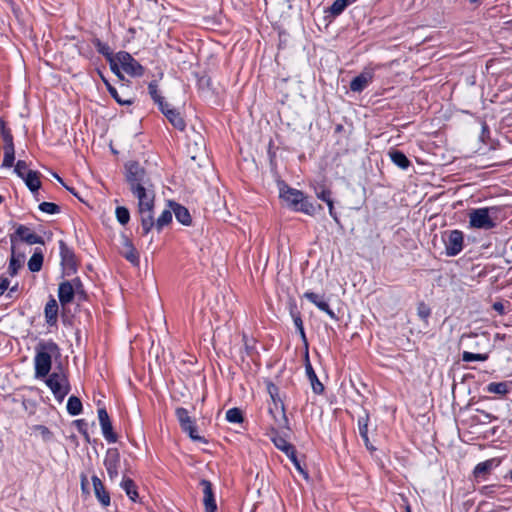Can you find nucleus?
<instances>
[{"instance_id":"1","label":"nucleus","mask_w":512,"mask_h":512,"mask_svg":"<svg viewBox=\"0 0 512 512\" xmlns=\"http://www.w3.org/2000/svg\"><path fill=\"white\" fill-rule=\"evenodd\" d=\"M125 178L130 191L137 200L155 198V185L150 174L137 161L125 165Z\"/></svg>"},{"instance_id":"2","label":"nucleus","mask_w":512,"mask_h":512,"mask_svg":"<svg viewBox=\"0 0 512 512\" xmlns=\"http://www.w3.org/2000/svg\"><path fill=\"white\" fill-rule=\"evenodd\" d=\"M35 352V377L44 378L50 373L52 358L60 356V348L53 340L40 341L35 346Z\"/></svg>"},{"instance_id":"3","label":"nucleus","mask_w":512,"mask_h":512,"mask_svg":"<svg viewBox=\"0 0 512 512\" xmlns=\"http://www.w3.org/2000/svg\"><path fill=\"white\" fill-rule=\"evenodd\" d=\"M280 197L295 212H302L309 216H313L316 212L314 204L301 190L285 186V189H280Z\"/></svg>"},{"instance_id":"4","label":"nucleus","mask_w":512,"mask_h":512,"mask_svg":"<svg viewBox=\"0 0 512 512\" xmlns=\"http://www.w3.org/2000/svg\"><path fill=\"white\" fill-rule=\"evenodd\" d=\"M497 212L496 207L473 209L469 214V224L476 229L490 230L496 227L492 215Z\"/></svg>"},{"instance_id":"5","label":"nucleus","mask_w":512,"mask_h":512,"mask_svg":"<svg viewBox=\"0 0 512 512\" xmlns=\"http://www.w3.org/2000/svg\"><path fill=\"white\" fill-rule=\"evenodd\" d=\"M0 134L3 140L4 152L2 166L5 168H11L15 162V146L12 132L10 128L7 127L3 118H0Z\"/></svg>"},{"instance_id":"6","label":"nucleus","mask_w":512,"mask_h":512,"mask_svg":"<svg viewBox=\"0 0 512 512\" xmlns=\"http://www.w3.org/2000/svg\"><path fill=\"white\" fill-rule=\"evenodd\" d=\"M154 206L155 198H148V200H138V213L140 216L143 236H146L154 228Z\"/></svg>"},{"instance_id":"7","label":"nucleus","mask_w":512,"mask_h":512,"mask_svg":"<svg viewBox=\"0 0 512 512\" xmlns=\"http://www.w3.org/2000/svg\"><path fill=\"white\" fill-rule=\"evenodd\" d=\"M442 240L447 256H457L463 250L464 234L458 229L444 231L442 233Z\"/></svg>"},{"instance_id":"8","label":"nucleus","mask_w":512,"mask_h":512,"mask_svg":"<svg viewBox=\"0 0 512 512\" xmlns=\"http://www.w3.org/2000/svg\"><path fill=\"white\" fill-rule=\"evenodd\" d=\"M176 418L180 424L182 431L188 433L193 441L206 443L207 440L197 433V425L195 419L189 416L188 410L183 407H178L175 411Z\"/></svg>"},{"instance_id":"9","label":"nucleus","mask_w":512,"mask_h":512,"mask_svg":"<svg viewBox=\"0 0 512 512\" xmlns=\"http://www.w3.org/2000/svg\"><path fill=\"white\" fill-rule=\"evenodd\" d=\"M46 377V385L50 388L54 397L59 402L63 401L70 391V385L66 376L53 372L52 374H48Z\"/></svg>"},{"instance_id":"10","label":"nucleus","mask_w":512,"mask_h":512,"mask_svg":"<svg viewBox=\"0 0 512 512\" xmlns=\"http://www.w3.org/2000/svg\"><path fill=\"white\" fill-rule=\"evenodd\" d=\"M59 253L63 275L71 276L75 274L78 269L76 255L64 240L59 241Z\"/></svg>"},{"instance_id":"11","label":"nucleus","mask_w":512,"mask_h":512,"mask_svg":"<svg viewBox=\"0 0 512 512\" xmlns=\"http://www.w3.org/2000/svg\"><path fill=\"white\" fill-rule=\"evenodd\" d=\"M9 237H10L11 246H13V247L14 246L16 247L17 242H23L28 245H34V244L44 245L45 244L43 237L37 235L36 233L31 231L30 228H28L27 226H25L23 224L17 225L14 233L10 234Z\"/></svg>"},{"instance_id":"12","label":"nucleus","mask_w":512,"mask_h":512,"mask_svg":"<svg viewBox=\"0 0 512 512\" xmlns=\"http://www.w3.org/2000/svg\"><path fill=\"white\" fill-rule=\"evenodd\" d=\"M116 59L121 68L132 77H141L144 75L145 68L126 51H120L116 54Z\"/></svg>"},{"instance_id":"13","label":"nucleus","mask_w":512,"mask_h":512,"mask_svg":"<svg viewBox=\"0 0 512 512\" xmlns=\"http://www.w3.org/2000/svg\"><path fill=\"white\" fill-rule=\"evenodd\" d=\"M98 419L101 426L102 434L107 442L115 443L118 440L117 434L113 431L112 423L106 408L98 409Z\"/></svg>"},{"instance_id":"14","label":"nucleus","mask_w":512,"mask_h":512,"mask_svg":"<svg viewBox=\"0 0 512 512\" xmlns=\"http://www.w3.org/2000/svg\"><path fill=\"white\" fill-rule=\"evenodd\" d=\"M268 412L274 420L275 425L278 428H283L290 431L289 420L286 415L284 403L270 404L268 406Z\"/></svg>"},{"instance_id":"15","label":"nucleus","mask_w":512,"mask_h":512,"mask_svg":"<svg viewBox=\"0 0 512 512\" xmlns=\"http://www.w3.org/2000/svg\"><path fill=\"white\" fill-rule=\"evenodd\" d=\"M199 485L202 487L203 491V504L205 507V512H217V504L212 483L207 479H202L199 482Z\"/></svg>"},{"instance_id":"16","label":"nucleus","mask_w":512,"mask_h":512,"mask_svg":"<svg viewBox=\"0 0 512 512\" xmlns=\"http://www.w3.org/2000/svg\"><path fill=\"white\" fill-rule=\"evenodd\" d=\"M309 302L314 304L319 310L325 312L331 319L337 320L335 312L330 308L328 302L324 299V295L307 291L303 295Z\"/></svg>"},{"instance_id":"17","label":"nucleus","mask_w":512,"mask_h":512,"mask_svg":"<svg viewBox=\"0 0 512 512\" xmlns=\"http://www.w3.org/2000/svg\"><path fill=\"white\" fill-rule=\"evenodd\" d=\"M121 238H122L121 255L127 261H129L132 265L138 266L140 263V257H139V253L136 250L133 242L125 234H123L121 236Z\"/></svg>"},{"instance_id":"18","label":"nucleus","mask_w":512,"mask_h":512,"mask_svg":"<svg viewBox=\"0 0 512 512\" xmlns=\"http://www.w3.org/2000/svg\"><path fill=\"white\" fill-rule=\"evenodd\" d=\"M374 78L372 70H364L359 75L354 77L350 82V90L353 92H362Z\"/></svg>"},{"instance_id":"19","label":"nucleus","mask_w":512,"mask_h":512,"mask_svg":"<svg viewBox=\"0 0 512 512\" xmlns=\"http://www.w3.org/2000/svg\"><path fill=\"white\" fill-rule=\"evenodd\" d=\"M305 372L310 381L313 392L319 395L322 394L324 392V385L318 379L317 374L310 363L308 352L305 354Z\"/></svg>"},{"instance_id":"20","label":"nucleus","mask_w":512,"mask_h":512,"mask_svg":"<svg viewBox=\"0 0 512 512\" xmlns=\"http://www.w3.org/2000/svg\"><path fill=\"white\" fill-rule=\"evenodd\" d=\"M92 483H93L95 496H96L97 500L99 501V503L103 507L109 506L110 501H111L110 493L106 490V488H105L104 484L102 483V481L100 480V478L96 475H93Z\"/></svg>"},{"instance_id":"21","label":"nucleus","mask_w":512,"mask_h":512,"mask_svg":"<svg viewBox=\"0 0 512 512\" xmlns=\"http://www.w3.org/2000/svg\"><path fill=\"white\" fill-rule=\"evenodd\" d=\"M75 297L72 281H63L58 287V298L62 306L70 304Z\"/></svg>"},{"instance_id":"22","label":"nucleus","mask_w":512,"mask_h":512,"mask_svg":"<svg viewBox=\"0 0 512 512\" xmlns=\"http://www.w3.org/2000/svg\"><path fill=\"white\" fill-rule=\"evenodd\" d=\"M58 303L53 296H50L44 308L45 321L49 326H56L58 321Z\"/></svg>"},{"instance_id":"23","label":"nucleus","mask_w":512,"mask_h":512,"mask_svg":"<svg viewBox=\"0 0 512 512\" xmlns=\"http://www.w3.org/2000/svg\"><path fill=\"white\" fill-rule=\"evenodd\" d=\"M169 206L171 207V209L175 215V218L179 223H181L182 225H185V226L191 225L192 218H191L189 210L185 206H183L179 203H176L174 201H170Z\"/></svg>"},{"instance_id":"24","label":"nucleus","mask_w":512,"mask_h":512,"mask_svg":"<svg viewBox=\"0 0 512 512\" xmlns=\"http://www.w3.org/2000/svg\"><path fill=\"white\" fill-rule=\"evenodd\" d=\"M268 435L270 437V440L276 446V448H278L285 454L293 453V449L295 448L294 445L287 442V440L279 434L278 430L275 427L270 428V433Z\"/></svg>"},{"instance_id":"25","label":"nucleus","mask_w":512,"mask_h":512,"mask_svg":"<svg viewBox=\"0 0 512 512\" xmlns=\"http://www.w3.org/2000/svg\"><path fill=\"white\" fill-rule=\"evenodd\" d=\"M512 390V381L490 382L484 388V391L490 394L505 396Z\"/></svg>"},{"instance_id":"26","label":"nucleus","mask_w":512,"mask_h":512,"mask_svg":"<svg viewBox=\"0 0 512 512\" xmlns=\"http://www.w3.org/2000/svg\"><path fill=\"white\" fill-rule=\"evenodd\" d=\"M500 464V460L497 458H491L485 460L483 462L478 463L474 470L473 474L475 478L484 477L491 472V470L497 467Z\"/></svg>"},{"instance_id":"27","label":"nucleus","mask_w":512,"mask_h":512,"mask_svg":"<svg viewBox=\"0 0 512 512\" xmlns=\"http://www.w3.org/2000/svg\"><path fill=\"white\" fill-rule=\"evenodd\" d=\"M388 156L392 163L402 170H407L410 166H412V163L407 158V156L398 149H390Z\"/></svg>"},{"instance_id":"28","label":"nucleus","mask_w":512,"mask_h":512,"mask_svg":"<svg viewBox=\"0 0 512 512\" xmlns=\"http://www.w3.org/2000/svg\"><path fill=\"white\" fill-rule=\"evenodd\" d=\"M40 176H41L40 172L34 171V170H28L25 177L23 178V181L25 182L27 188L32 193H37L41 187Z\"/></svg>"},{"instance_id":"29","label":"nucleus","mask_w":512,"mask_h":512,"mask_svg":"<svg viewBox=\"0 0 512 512\" xmlns=\"http://www.w3.org/2000/svg\"><path fill=\"white\" fill-rule=\"evenodd\" d=\"M99 75L102 79V81L104 82L109 94L111 95V97L119 104V105H122V106H129V105H132L134 103V100L133 99H123L117 89L103 76V74L101 72H99Z\"/></svg>"},{"instance_id":"30","label":"nucleus","mask_w":512,"mask_h":512,"mask_svg":"<svg viewBox=\"0 0 512 512\" xmlns=\"http://www.w3.org/2000/svg\"><path fill=\"white\" fill-rule=\"evenodd\" d=\"M120 465V453L117 448H109L106 451L104 466L106 469L119 468Z\"/></svg>"},{"instance_id":"31","label":"nucleus","mask_w":512,"mask_h":512,"mask_svg":"<svg viewBox=\"0 0 512 512\" xmlns=\"http://www.w3.org/2000/svg\"><path fill=\"white\" fill-rule=\"evenodd\" d=\"M43 261V251L40 248H35L34 253L28 261V269L31 272H39L42 269Z\"/></svg>"},{"instance_id":"32","label":"nucleus","mask_w":512,"mask_h":512,"mask_svg":"<svg viewBox=\"0 0 512 512\" xmlns=\"http://www.w3.org/2000/svg\"><path fill=\"white\" fill-rule=\"evenodd\" d=\"M168 115L165 116L171 125L177 130L183 132L186 128V122L182 117L181 113L175 109L173 111H167Z\"/></svg>"},{"instance_id":"33","label":"nucleus","mask_w":512,"mask_h":512,"mask_svg":"<svg viewBox=\"0 0 512 512\" xmlns=\"http://www.w3.org/2000/svg\"><path fill=\"white\" fill-rule=\"evenodd\" d=\"M121 487L125 491L126 495L133 501L136 502L138 498L137 486L135 482L128 477H123Z\"/></svg>"},{"instance_id":"34","label":"nucleus","mask_w":512,"mask_h":512,"mask_svg":"<svg viewBox=\"0 0 512 512\" xmlns=\"http://www.w3.org/2000/svg\"><path fill=\"white\" fill-rule=\"evenodd\" d=\"M91 43L96 48L97 52L99 54H101L102 56H104L106 60H108L114 56L113 51L110 48V46L108 45V43L101 41L98 37L94 36L91 39Z\"/></svg>"},{"instance_id":"35","label":"nucleus","mask_w":512,"mask_h":512,"mask_svg":"<svg viewBox=\"0 0 512 512\" xmlns=\"http://www.w3.org/2000/svg\"><path fill=\"white\" fill-rule=\"evenodd\" d=\"M368 424H369V413L367 410H364V413L362 416L358 417L357 425H358V431L363 439L364 443L368 444Z\"/></svg>"},{"instance_id":"36","label":"nucleus","mask_w":512,"mask_h":512,"mask_svg":"<svg viewBox=\"0 0 512 512\" xmlns=\"http://www.w3.org/2000/svg\"><path fill=\"white\" fill-rule=\"evenodd\" d=\"M67 412L71 415V416H77L79 414L82 413V410H83V406H82V402L80 400V398H78L77 396H70L68 398V401H67Z\"/></svg>"},{"instance_id":"37","label":"nucleus","mask_w":512,"mask_h":512,"mask_svg":"<svg viewBox=\"0 0 512 512\" xmlns=\"http://www.w3.org/2000/svg\"><path fill=\"white\" fill-rule=\"evenodd\" d=\"M172 209H165L154 223V228L161 232L165 226L172 222Z\"/></svg>"},{"instance_id":"38","label":"nucleus","mask_w":512,"mask_h":512,"mask_svg":"<svg viewBox=\"0 0 512 512\" xmlns=\"http://www.w3.org/2000/svg\"><path fill=\"white\" fill-rule=\"evenodd\" d=\"M11 256L9 259V266H8V274L11 277H14L18 274L19 270L22 268V264L19 263V260H16V247L11 246Z\"/></svg>"},{"instance_id":"39","label":"nucleus","mask_w":512,"mask_h":512,"mask_svg":"<svg viewBox=\"0 0 512 512\" xmlns=\"http://www.w3.org/2000/svg\"><path fill=\"white\" fill-rule=\"evenodd\" d=\"M34 432H38L45 443L54 441V433L45 425L37 424L32 426Z\"/></svg>"},{"instance_id":"40","label":"nucleus","mask_w":512,"mask_h":512,"mask_svg":"<svg viewBox=\"0 0 512 512\" xmlns=\"http://www.w3.org/2000/svg\"><path fill=\"white\" fill-rule=\"evenodd\" d=\"M71 281L74 287L75 296H77L79 301H86L88 296L81 279L79 277H75Z\"/></svg>"},{"instance_id":"41","label":"nucleus","mask_w":512,"mask_h":512,"mask_svg":"<svg viewBox=\"0 0 512 512\" xmlns=\"http://www.w3.org/2000/svg\"><path fill=\"white\" fill-rule=\"evenodd\" d=\"M226 420L230 423H242L244 421L242 410L237 407L230 408L226 412Z\"/></svg>"},{"instance_id":"42","label":"nucleus","mask_w":512,"mask_h":512,"mask_svg":"<svg viewBox=\"0 0 512 512\" xmlns=\"http://www.w3.org/2000/svg\"><path fill=\"white\" fill-rule=\"evenodd\" d=\"M242 341L244 343V350L247 356L252 357L254 354H257L256 341L254 338H250L243 333Z\"/></svg>"},{"instance_id":"43","label":"nucleus","mask_w":512,"mask_h":512,"mask_svg":"<svg viewBox=\"0 0 512 512\" xmlns=\"http://www.w3.org/2000/svg\"><path fill=\"white\" fill-rule=\"evenodd\" d=\"M351 4L349 0H335L329 8V12L332 16H339L345 8Z\"/></svg>"},{"instance_id":"44","label":"nucleus","mask_w":512,"mask_h":512,"mask_svg":"<svg viewBox=\"0 0 512 512\" xmlns=\"http://www.w3.org/2000/svg\"><path fill=\"white\" fill-rule=\"evenodd\" d=\"M504 486L499 484H491L482 486L479 490L480 494L486 497H495Z\"/></svg>"},{"instance_id":"45","label":"nucleus","mask_w":512,"mask_h":512,"mask_svg":"<svg viewBox=\"0 0 512 512\" xmlns=\"http://www.w3.org/2000/svg\"><path fill=\"white\" fill-rule=\"evenodd\" d=\"M417 315L424 323L428 324V319L431 316V308L424 301H420L417 304Z\"/></svg>"},{"instance_id":"46","label":"nucleus","mask_w":512,"mask_h":512,"mask_svg":"<svg viewBox=\"0 0 512 512\" xmlns=\"http://www.w3.org/2000/svg\"><path fill=\"white\" fill-rule=\"evenodd\" d=\"M75 46L80 56L86 59L93 58L94 52L88 43H85L84 41H78V43Z\"/></svg>"},{"instance_id":"47","label":"nucleus","mask_w":512,"mask_h":512,"mask_svg":"<svg viewBox=\"0 0 512 512\" xmlns=\"http://www.w3.org/2000/svg\"><path fill=\"white\" fill-rule=\"evenodd\" d=\"M148 91L154 103L157 105H161V100L164 97L161 96V94L159 93L158 84L156 80H153L148 84Z\"/></svg>"},{"instance_id":"48","label":"nucleus","mask_w":512,"mask_h":512,"mask_svg":"<svg viewBox=\"0 0 512 512\" xmlns=\"http://www.w3.org/2000/svg\"><path fill=\"white\" fill-rule=\"evenodd\" d=\"M117 221L121 225H126L130 221V212L124 206H118L115 210Z\"/></svg>"},{"instance_id":"49","label":"nucleus","mask_w":512,"mask_h":512,"mask_svg":"<svg viewBox=\"0 0 512 512\" xmlns=\"http://www.w3.org/2000/svg\"><path fill=\"white\" fill-rule=\"evenodd\" d=\"M38 209L47 214H57L61 210L60 206L53 202H42L39 204Z\"/></svg>"},{"instance_id":"50","label":"nucleus","mask_w":512,"mask_h":512,"mask_svg":"<svg viewBox=\"0 0 512 512\" xmlns=\"http://www.w3.org/2000/svg\"><path fill=\"white\" fill-rule=\"evenodd\" d=\"M487 358H488L487 354L472 353V352H468V351H464L462 354V360L465 362L485 361V360H487Z\"/></svg>"},{"instance_id":"51","label":"nucleus","mask_w":512,"mask_h":512,"mask_svg":"<svg viewBox=\"0 0 512 512\" xmlns=\"http://www.w3.org/2000/svg\"><path fill=\"white\" fill-rule=\"evenodd\" d=\"M286 456L291 460V462L294 464L295 468L304 475L305 478H308L307 471L301 466L300 461L297 458V452L296 449H293V453H287Z\"/></svg>"},{"instance_id":"52","label":"nucleus","mask_w":512,"mask_h":512,"mask_svg":"<svg viewBox=\"0 0 512 512\" xmlns=\"http://www.w3.org/2000/svg\"><path fill=\"white\" fill-rule=\"evenodd\" d=\"M212 86V80L207 74H203L197 77V87L200 90H210Z\"/></svg>"},{"instance_id":"53","label":"nucleus","mask_w":512,"mask_h":512,"mask_svg":"<svg viewBox=\"0 0 512 512\" xmlns=\"http://www.w3.org/2000/svg\"><path fill=\"white\" fill-rule=\"evenodd\" d=\"M28 169V165L24 160H18L15 164L14 172L17 174L19 178L23 180L26 175V170Z\"/></svg>"},{"instance_id":"54","label":"nucleus","mask_w":512,"mask_h":512,"mask_svg":"<svg viewBox=\"0 0 512 512\" xmlns=\"http://www.w3.org/2000/svg\"><path fill=\"white\" fill-rule=\"evenodd\" d=\"M316 196L326 204L333 201L331 190L325 187H322L320 191H316Z\"/></svg>"},{"instance_id":"55","label":"nucleus","mask_w":512,"mask_h":512,"mask_svg":"<svg viewBox=\"0 0 512 512\" xmlns=\"http://www.w3.org/2000/svg\"><path fill=\"white\" fill-rule=\"evenodd\" d=\"M293 322H294L297 332L300 334L301 339L303 340L305 345H307L308 343H307V338H306V333H305L302 317H300V318L296 317V319H293Z\"/></svg>"},{"instance_id":"56","label":"nucleus","mask_w":512,"mask_h":512,"mask_svg":"<svg viewBox=\"0 0 512 512\" xmlns=\"http://www.w3.org/2000/svg\"><path fill=\"white\" fill-rule=\"evenodd\" d=\"M288 309H289V313H290V316L292 317V319H296V317H298V318L301 317V313H300L297 303L294 299H291L288 302Z\"/></svg>"},{"instance_id":"57","label":"nucleus","mask_w":512,"mask_h":512,"mask_svg":"<svg viewBox=\"0 0 512 512\" xmlns=\"http://www.w3.org/2000/svg\"><path fill=\"white\" fill-rule=\"evenodd\" d=\"M116 56L114 57H111L110 59H108V63L110 65V69L111 71L117 76L119 77L120 79H123V75L121 74L120 72V69H119V66H118V61H116Z\"/></svg>"},{"instance_id":"58","label":"nucleus","mask_w":512,"mask_h":512,"mask_svg":"<svg viewBox=\"0 0 512 512\" xmlns=\"http://www.w3.org/2000/svg\"><path fill=\"white\" fill-rule=\"evenodd\" d=\"M73 423L76 426L79 433H81L83 436H87L88 424L84 419H77Z\"/></svg>"},{"instance_id":"59","label":"nucleus","mask_w":512,"mask_h":512,"mask_svg":"<svg viewBox=\"0 0 512 512\" xmlns=\"http://www.w3.org/2000/svg\"><path fill=\"white\" fill-rule=\"evenodd\" d=\"M266 389H267V392L269 394V396H277V394H279V387L274 384L272 381H267L266 382Z\"/></svg>"},{"instance_id":"60","label":"nucleus","mask_w":512,"mask_h":512,"mask_svg":"<svg viewBox=\"0 0 512 512\" xmlns=\"http://www.w3.org/2000/svg\"><path fill=\"white\" fill-rule=\"evenodd\" d=\"M10 281L4 275L0 276V296L4 294V292L9 288Z\"/></svg>"},{"instance_id":"61","label":"nucleus","mask_w":512,"mask_h":512,"mask_svg":"<svg viewBox=\"0 0 512 512\" xmlns=\"http://www.w3.org/2000/svg\"><path fill=\"white\" fill-rule=\"evenodd\" d=\"M158 108L164 116L168 115L167 111L175 110L169 103L165 102L164 98L161 100V105H158Z\"/></svg>"},{"instance_id":"62","label":"nucleus","mask_w":512,"mask_h":512,"mask_svg":"<svg viewBox=\"0 0 512 512\" xmlns=\"http://www.w3.org/2000/svg\"><path fill=\"white\" fill-rule=\"evenodd\" d=\"M327 206H328V209H329L330 216L333 218V220L337 224H340V219H339L338 214L336 213L335 208H334V202L331 201V202L327 203Z\"/></svg>"},{"instance_id":"63","label":"nucleus","mask_w":512,"mask_h":512,"mask_svg":"<svg viewBox=\"0 0 512 512\" xmlns=\"http://www.w3.org/2000/svg\"><path fill=\"white\" fill-rule=\"evenodd\" d=\"M107 470V473L110 477L111 480L117 478L118 476V468H114V469H106Z\"/></svg>"},{"instance_id":"64","label":"nucleus","mask_w":512,"mask_h":512,"mask_svg":"<svg viewBox=\"0 0 512 512\" xmlns=\"http://www.w3.org/2000/svg\"><path fill=\"white\" fill-rule=\"evenodd\" d=\"M493 308L495 311L499 312L500 314L504 313V306L500 302H496L493 304Z\"/></svg>"}]
</instances>
